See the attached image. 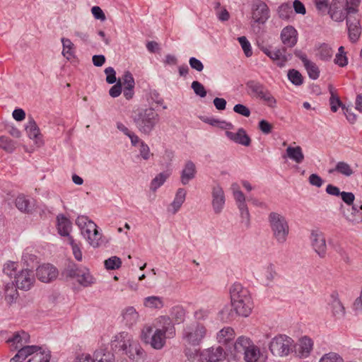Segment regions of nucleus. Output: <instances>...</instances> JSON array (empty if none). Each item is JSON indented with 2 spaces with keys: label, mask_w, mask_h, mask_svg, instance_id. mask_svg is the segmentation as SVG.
Masks as SVG:
<instances>
[{
  "label": "nucleus",
  "mask_w": 362,
  "mask_h": 362,
  "mask_svg": "<svg viewBox=\"0 0 362 362\" xmlns=\"http://www.w3.org/2000/svg\"><path fill=\"white\" fill-rule=\"evenodd\" d=\"M156 330L150 325H145L141 334V339L155 349H160L165 343L166 337H173L175 334V327L170 317L160 316L156 320Z\"/></svg>",
  "instance_id": "f257e3e1"
},
{
  "label": "nucleus",
  "mask_w": 362,
  "mask_h": 362,
  "mask_svg": "<svg viewBox=\"0 0 362 362\" xmlns=\"http://www.w3.org/2000/svg\"><path fill=\"white\" fill-rule=\"evenodd\" d=\"M231 306L235 313L247 317L253 308V302L250 291L240 284H234L230 288Z\"/></svg>",
  "instance_id": "f03ea898"
},
{
  "label": "nucleus",
  "mask_w": 362,
  "mask_h": 362,
  "mask_svg": "<svg viewBox=\"0 0 362 362\" xmlns=\"http://www.w3.org/2000/svg\"><path fill=\"white\" fill-rule=\"evenodd\" d=\"M67 276L75 279L77 283L83 287L92 286L96 282V279L90 269L85 266H78L70 262L65 269Z\"/></svg>",
  "instance_id": "7ed1b4c3"
},
{
  "label": "nucleus",
  "mask_w": 362,
  "mask_h": 362,
  "mask_svg": "<svg viewBox=\"0 0 362 362\" xmlns=\"http://www.w3.org/2000/svg\"><path fill=\"white\" fill-rule=\"evenodd\" d=\"M76 224L80 228L81 233L86 237L90 245L94 247L100 245L101 234L98 230L97 225L86 216H79L76 220Z\"/></svg>",
  "instance_id": "20e7f679"
},
{
  "label": "nucleus",
  "mask_w": 362,
  "mask_h": 362,
  "mask_svg": "<svg viewBox=\"0 0 362 362\" xmlns=\"http://www.w3.org/2000/svg\"><path fill=\"white\" fill-rule=\"evenodd\" d=\"M206 334V329L203 325L194 322L185 327L182 339L188 344L195 346L201 343Z\"/></svg>",
  "instance_id": "39448f33"
},
{
  "label": "nucleus",
  "mask_w": 362,
  "mask_h": 362,
  "mask_svg": "<svg viewBox=\"0 0 362 362\" xmlns=\"http://www.w3.org/2000/svg\"><path fill=\"white\" fill-rule=\"evenodd\" d=\"M295 347L293 339L286 334H278L273 338V355L287 356L293 351Z\"/></svg>",
  "instance_id": "423d86ee"
},
{
  "label": "nucleus",
  "mask_w": 362,
  "mask_h": 362,
  "mask_svg": "<svg viewBox=\"0 0 362 362\" xmlns=\"http://www.w3.org/2000/svg\"><path fill=\"white\" fill-rule=\"evenodd\" d=\"M157 120L158 115L151 108L139 111L137 116L134 117L137 127L144 133H148L153 129Z\"/></svg>",
  "instance_id": "0eeeda50"
},
{
  "label": "nucleus",
  "mask_w": 362,
  "mask_h": 362,
  "mask_svg": "<svg viewBox=\"0 0 362 362\" xmlns=\"http://www.w3.org/2000/svg\"><path fill=\"white\" fill-rule=\"evenodd\" d=\"M349 13L350 15L346 19L349 37L351 42H356L358 41L361 33L360 16L356 7L349 8Z\"/></svg>",
  "instance_id": "6e6552de"
},
{
  "label": "nucleus",
  "mask_w": 362,
  "mask_h": 362,
  "mask_svg": "<svg viewBox=\"0 0 362 362\" xmlns=\"http://www.w3.org/2000/svg\"><path fill=\"white\" fill-rule=\"evenodd\" d=\"M354 7L350 6L347 0H332L329 6V13L332 20L337 22L343 21L347 19L350 13L349 8Z\"/></svg>",
  "instance_id": "1a4fd4ad"
},
{
  "label": "nucleus",
  "mask_w": 362,
  "mask_h": 362,
  "mask_svg": "<svg viewBox=\"0 0 362 362\" xmlns=\"http://www.w3.org/2000/svg\"><path fill=\"white\" fill-rule=\"evenodd\" d=\"M35 281L33 272L29 269H21L15 275L13 284L20 290H30Z\"/></svg>",
  "instance_id": "9d476101"
},
{
  "label": "nucleus",
  "mask_w": 362,
  "mask_h": 362,
  "mask_svg": "<svg viewBox=\"0 0 362 362\" xmlns=\"http://www.w3.org/2000/svg\"><path fill=\"white\" fill-rule=\"evenodd\" d=\"M288 232L289 226L286 218L281 214L273 213V236L277 241L284 242Z\"/></svg>",
  "instance_id": "9b49d317"
},
{
  "label": "nucleus",
  "mask_w": 362,
  "mask_h": 362,
  "mask_svg": "<svg viewBox=\"0 0 362 362\" xmlns=\"http://www.w3.org/2000/svg\"><path fill=\"white\" fill-rule=\"evenodd\" d=\"M58 269L51 264H43L36 269V276L40 281L49 283L56 279L58 276Z\"/></svg>",
  "instance_id": "f8f14e48"
},
{
  "label": "nucleus",
  "mask_w": 362,
  "mask_h": 362,
  "mask_svg": "<svg viewBox=\"0 0 362 362\" xmlns=\"http://www.w3.org/2000/svg\"><path fill=\"white\" fill-rule=\"evenodd\" d=\"M332 316L335 320H342L346 315V309L339 299V293L334 291L330 294L329 303Z\"/></svg>",
  "instance_id": "ddd939ff"
},
{
  "label": "nucleus",
  "mask_w": 362,
  "mask_h": 362,
  "mask_svg": "<svg viewBox=\"0 0 362 362\" xmlns=\"http://www.w3.org/2000/svg\"><path fill=\"white\" fill-rule=\"evenodd\" d=\"M281 40L284 45L293 47L298 41V32L291 25L285 27L281 33Z\"/></svg>",
  "instance_id": "4468645a"
},
{
  "label": "nucleus",
  "mask_w": 362,
  "mask_h": 362,
  "mask_svg": "<svg viewBox=\"0 0 362 362\" xmlns=\"http://www.w3.org/2000/svg\"><path fill=\"white\" fill-rule=\"evenodd\" d=\"M133 341L134 339L131 334L126 332H122L115 337L112 346L126 352Z\"/></svg>",
  "instance_id": "2eb2a0df"
},
{
  "label": "nucleus",
  "mask_w": 362,
  "mask_h": 362,
  "mask_svg": "<svg viewBox=\"0 0 362 362\" xmlns=\"http://www.w3.org/2000/svg\"><path fill=\"white\" fill-rule=\"evenodd\" d=\"M225 355L221 346L211 347L203 351L204 362H218L225 358Z\"/></svg>",
  "instance_id": "dca6fc26"
},
{
  "label": "nucleus",
  "mask_w": 362,
  "mask_h": 362,
  "mask_svg": "<svg viewBox=\"0 0 362 362\" xmlns=\"http://www.w3.org/2000/svg\"><path fill=\"white\" fill-rule=\"evenodd\" d=\"M267 358V354L261 352L259 349L254 344L244 355V359L246 362H265Z\"/></svg>",
  "instance_id": "f3484780"
},
{
  "label": "nucleus",
  "mask_w": 362,
  "mask_h": 362,
  "mask_svg": "<svg viewBox=\"0 0 362 362\" xmlns=\"http://www.w3.org/2000/svg\"><path fill=\"white\" fill-rule=\"evenodd\" d=\"M252 344L253 343L248 337L241 336L238 337L235 342L233 351H231V353L235 357H238L240 354L245 355Z\"/></svg>",
  "instance_id": "a211bd4d"
},
{
  "label": "nucleus",
  "mask_w": 362,
  "mask_h": 362,
  "mask_svg": "<svg viewBox=\"0 0 362 362\" xmlns=\"http://www.w3.org/2000/svg\"><path fill=\"white\" fill-rule=\"evenodd\" d=\"M122 317L124 324L128 327H132L138 322L139 315L134 307L129 306L122 310Z\"/></svg>",
  "instance_id": "6ab92c4d"
},
{
  "label": "nucleus",
  "mask_w": 362,
  "mask_h": 362,
  "mask_svg": "<svg viewBox=\"0 0 362 362\" xmlns=\"http://www.w3.org/2000/svg\"><path fill=\"white\" fill-rule=\"evenodd\" d=\"M125 354L129 357L130 359L136 362L143 361L145 356V352L141 349L139 343L134 340L128 348Z\"/></svg>",
  "instance_id": "aec40b11"
},
{
  "label": "nucleus",
  "mask_w": 362,
  "mask_h": 362,
  "mask_svg": "<svg viewBox=\"0 0 362 362\" xmlns=\"http://www.w3.org/2000/svg\"><path fill=\"white\" fill-rule=\"evenodd\" d=\"M299 59L302 61L304 66L305 67L310 78L316 79L319 77V69L317 66L307 58L305 54H300L298 55Z\"/></svg>",
  "instance_id": "412c9836"
},
{
  "label": "nucleus",
  "mask_w": 362,
  "mask_h": 362,
  "mask_svg": "<svg viewBox=\"0 0 362 362\" xmlns=\"http://www.w3.org/2000/svg\"><path fill=\"white\" fill-rule=\"evenodd\" d=\"M30 341V335L28 333L21 331L16 332L13 337L8 339V342L11 343L12 346H14L16 349H18L19 348L25 346Z\"/></svg>",
  "instance_id": "4be33fe9"
},
{
  "label": "nucleus",
  "mask_w": 362,
  "mask_h": 362,
  "mask_svg": "<svg viewBox=\"0 0 362 362\" xmlns=\"http://www.w3.org/2000/svg\"><path fill=\"white\" fill-rule=\"evenodd\" d=\"M269 18V9L266 4H259L252 11V18L255 22L264 23Z\"/></svg>",
  "instance_id": "5701e85b"
},
{
  "label": "nucleus",
  "mask_w": 362,
  "mask_h": 362,
  "mask_svg": "<svg viewBox=\"0 0 362 362\" xmlns=\"http://www.w3.org/2000/svg\"><path fill=\"white\" fill-rule=\"evenodd\" d=\"M360 206L353 205L351 211L344 216L347 221L352 225H356L362 222V211H361Z\"/></svg>",
  "instance_id": "b1692460"
},
{
  "label": "nucleus",
  "mask_w": 362,
  "mask_h": 362,
  "mask_svg": "<svg viewBox=\"0 0 362 362\" xmlns=\"http://www.w3.org/2000/svg\"><path fill=\"white\" fill-rule=\"evenodd\" d=\"M310 240L311 245L314 248L322 249L326 247V240L323 233L319 230H313Z\"/></svg>",
  "instance_id": "393cba45"
},
{
  "label": "nucleus",
  "mask_w": 362,
  "mask_h": 362,
  "mask_svg": "<svg viewBox=\"0 0 362 362\" xmlns=\"http://www.w3.org/2000/svg\"><path fill=\"white\" fill-rule=\"evenodd\" d=\"M286 156L296 163H301L304 160L303 149L300 146H288L286 148Z\"/></svg>",
  "instance_id": "a878e982"
},
{
  "label": "nucleus",
  "mask_w": 362,
  "mask_h": 362,
  "mask_svg": "<svg viewBox=\"0 0 362 362\" xmlns=\"http://www.w3.org/2000/svg\"><path fill=\"white\" fill-rule=\"evenodd\" d=\"M313 343L312 340L307 337H303L300 341L298 354L300 358L307 357L313 349Z\"/></svg>",
  "instance_id": "bb28decb"
},
{
  "label": "nucleus",
  "mask_w": 362,
  "mask_h": 362,
  "mask_svg": "<svg viewBox=\"0 0 362 362\" xmlns=\"http://www.w3.org/2000/svg\"><path fill=\"white\" fill-rule=\"evenodd\" d=\"M291 54L286 49H278L273 54V62H275L279 67H284L286 63L290 60Z\"/></svg>",
  "instance_id": "cd10ccee"
},
{
  "label": "nucleus",
  "mask_w": 362,
  "mask_h": 362,
  "mask_svg": "<svg viewBox=\"0 0 362 362\" xmlns=\"http://www.w3.org/2000/svg\"><path fill=\"white\" fill-rule=\"evenodd\" d=\"M114 355L105 348H100L93 354V362H114Z\"/></svg>",
  "instance_id": "c85d7f7f"
},
{
  "label": "nucleus",
  "mask_w": 362,
  "mask_h": 362,
  "mask_svg": "<svg viewBox=\"0 0 362 362\" xmlns=\"http://www.w3.org/2000/svg\"><path fill=\"white\" fill-rule=\"evenodd\" d=\"M18 289L13 283H8L5 285L4 293L5 300L8 304H12L16 302L18 297Z\"/></svg>",
  "instance_id": "c756f323"
},
{
  "label": "nucleus",
  "mask_w": 362,
  "mask_h": 362,
  "mask_svg": "<svg viewBox=\"0 0 362 362\" xmlns=\"http://www.w3.org/2000/svg\"><path fill=\"white\" fill-rule=\"evenodd\" d=\"M71 228V221L63 215L57 216V229L60 235H68Z\"/></svg>",
  "instance_id": "7c9ffc66"
},
{
  "label": "nucleus",
  "mask_w": 362,
  "mask_h": 362,
  "mask_svg": "<svg viewBox=\"0 0 362 362\" xmlns=\"http://www.w3.org/2000/svg\"><path fill=\"white\" fill-rule=\"evenodd\" d=\"M225 202L223 192L221 188H214L213 191V206L218 212L222 209Z\"/></svg>",
  "instance_id": "2f4dec72"
},
{
  "label": "nucleus",
  "mask_w": 362,
  "mask_h": 362,
  "mask_svg": "<svg viewBox=\"0 0 362 362\" xmlns=\"http://www.w3.org/2000/svg\"><path fill=\"white\" fill-rule=\"evenodd\" d=\"M227 136L234 141L241 144L245 146H248L250 144V139L245 133V132L243 129H240L236 133H233L230 132H226Z\"/></svg>",
  "instance_id": "473e14b6"
},
{
  "label": "nucleus",
  "mask_w": 362,
  "mask_h": 362,
  "mask_svg": "<svg viewBox=\"0 0 362 362\" xmlns=\"http://www.w3.org/2000/svg\"><path fill=\"white\" fill-rule=\"evenodd\" d=\"M334 172H337L346 177H350L353 175L354 171L349 164L344 161L338 162L335 168L333 169L329 170V173H333Z\"/></svg>",
  "instance_id": "72a5a7b5"
},
{
  "label": "nucleus",
  "mask_w": 362,
  "mask_h": 362,
  "mask_svg": "<svg viewBox=\"0 0 362 362\" xmlns=\"http://www.w3.org/2000/svg\"><path fill=\"white\" fill-rule=\"evenodd\" d=\"M144 305L150 309H160L163 307V300L159 296H152L144 299Z\"/></svg>",
  "instance_id": "f704fd0d"
},
{
  "label": "nucleus",
  "mask_w": 362,
  "mask_h": 362,
  "mask_svg": "<svg viewBox=\"0 0 362 362\" xmlns=\"http://www.w3.org/2000/svg\"><path fill=\"white\" fill-rule=\"evenodd\" d=\"M258 47L269 57H271V51L269 45V36L267 33H261L257 39Z\"/></svg>",
  "instance_id": "c9c22d12"
},
{
  "label": "nucleus",
  "mask_w": 362,
  "mask_h": 362,
  "mask_svg": "<svg viewBox=\"0 0 362 362\" xmlns=\"http://www.w3.org/2000/svg\"><path fill=\"white\" fill-rule=\"evenodd\" d=\"M333 50L327 44L323 43L318 46L317 48L316 55L323 61L330 59L333 55Z\"/></svg>",
  "instance_id": "e433bc0d"
},
{
  "label": "nucleus",
  "mask_w": 362,
  "mask_h": 362,
  "mask_svg": "<svg viewBox=\"0 0 362 362\" xmlns=\"http://www.w3.org/2000/svg\"><path fill=\"white\" fill-rule=\"evenodd\" d=\"M235 333L232 328L225 327L222 329L217 334L218 341L221 344H228L234 338Z\"/></svg>",
  "instance_id": "4c0bfd02"
},
{
  "label": "nucleus",
  "mask_w": 362,
  "mask_h": 362,
  "mask_svg": "<svg viewBox=\"0 0 362 362\" xmlns=\"http://www.w3.org/2000/svg\"><path fill=\"white\" fill-rule=\"evenodd\" d=\"M185 353L191 362H204L203 351L200 353L196 348H187Z\"/></svg>",
  "instance_id": "58836bf2"
},
{
  "label": "nucleus",
  "mask_w": 362,
  "mask_h": 362,
  "mask_svg": "<svg viewBox=\"0 0 362 362\" xmlns=\"http://www.w3.org/2000/svg\"><path fill=\"white\" fill-rule=\"evenodd\" d=\"M63 55L68 59H71L74 56L75 47L69 39L62 38Z\"/></svg>",
  "instance_id": "ea45409f"
},
{
  "label": "nucleus",
  "mask_w": 362,
  "mask_h": 362,
  "mask_svg": "<svg viewBox=\"0 0 362 362\" xmlns=\"http://www.w3.org/2000/svg\"><path fill=\"white\" fill-rule=\"evenodd\" d=\"M25 130L29 137L35 139L36 142L40 139V129L34 120L28 121Z\"/></svg>",
  "instance_id": "a19ab883"
},
{
  "label": "nucleus",
  "mask_w": 362,
  "mask_h": 362,
  "mask_svg": "<svg viewBox=\"0 0 362 362\" xmlns=\"http://www.w3.org/2000/svg\"><path fill=\"white\" fill-rule=\"evenodd\" d=\"M49 352L42 349L40 351H37L27 362H49Z\"/></svg>",
  "instance_id": "79ce46f5"
},
{
  "label": "nucleus",
  "mask_w": 362,
  "mask_h": 362,
  "mask_svg": "<svg viewBox=\"0 0 362 362\" xmlns=\"http://www.w3.org/2000/svg\"><path fill=\"white\" fill-rule=\"evenodd\" d=\"M195 173V166L194 163L189 162L186 164L182 175V182L183 184L187 183L189 180L192 178Z\"/></svg>",
  "instance_id": "37998d69"
},
{
  "label": "nucleus",
  "mask_w": 362,
  "mask_h": 362,
  "mask_svg": "<svg viewBox=\"0 0 362 362\" xmlns=\"http://www.w3.org/2000/svg\"><path fill=\"white\" fill-rule=\"evenodd\" d=\"M232 189L233 190V195L238 203V207L242 211V214H243V211L245 210V195L242 192H240L238 189V185L237 184H233L232 185Z\"/></svg>",
  "instance_id": "c03bdc74"
},
{
  "label": "nucleus",
  "mask_w": 362,
  "mask_h": 362,
  "mask_svg": "<svg viewBox=\"0 0 362 362\" xmlns=\"http://www.w3.org/2000/svg\"><path fill=\"white\" fill-rule=\"evenodd\" d=\"M18 351L21 355V358L25 359L29 356H31L37 352V351H40L42 349L41 346H23L18 349Z\"/></svg>",
  "instance_id": "a18cd8bd"
},
{
  "label": "nucleus",
  "mask_w": 362,
  "mask_h": 362,
  "mask_svg": "<svg viewBox=\"0 0 362 362\" xmlns=\"http://www.w3.org/2000/svg\"><path fill=\"white\" fill-rule=\"evenodd\" d=\"M118 82L121 83V86H123L124 88H134L135 86L133 76L129 71L125 72Z\"/></svg>",
  "instance_id": "49530a36"
},
{
  "label": "nucleus",
  "mask_w": 362,
  "mask_h": 362,
  "mask_svg": "<svg viewBox=\"0 0 362 362\" xmlns=\"http://www.w3.org/2000/svg\"><path fill=\"white\" fill-rule=\"evenodd\" d=\"M121 264L122 261L120 258L116 256L111 257L104 262L105 267L107 270L117 269L121 267Z\"/></svg>",
  "instance_id": "de8ad7c7"
},
{
  "label": "nucleus",
  "mask_w": 362,
  "mask_h": 362,
  "mask_svg": "<svg viewBox=\"0 0 362 362\" xmlns=\"http://www.w3.org/2000/svg\"><path fill=\"white\" fill-rule=\"evenodd\" d=\"M20 269H18V264L15 262H8L4 266L3 271L4 274L10 277H13Z\"/></svg>",
  "instance_id": "09e8293b"
},
{
  "label": "nucleus",
  "mask_w": 362,
  "mask_h": 362,
  "mask_svg": "<svg viewBox=\"0 0 362 362\" xmlns=\"http://www.w3.org/2000/svg\"><path fill=\"white\" fill-rule=\"evenodd\" d=\"M220 318L223 321H228L233 320L235 315H238L234 311L233 308L231 309L228 305H225L219 311Z\"/></svg>",
  "instance_id": "8fccbe9b"
},
{
  "label": "nucleus",
  "mask_w": 362,
  "mask_h": 362,
  "mask_svg": "<svg viewBox=\"0 0 362 362\" xmlns=\"http://www.w3.org/2000/svg\"><path fill=\"white\" fill-rule=\"evenodd\" d=\"M16 206L21 211L29 212L30 202L24 195H19L16 199Z\"/></svg>",
  "instance_id": "3c124183"
},
{
  "label": "nucleus",
  "mask_w": 362,
  "mask_h": 362,
  "mask_svg": "<svg viewBox=\"0 0 362 362\" xmlns=\"http://www.w3.org/2000/svg\"><path fill=\"white\" fill-rule=\"evenodd\" d=\"M0 148L8 152H11L16 148L15 143L8 137L0 136Z\"/></svg>",
  "instance_id": "603ef678"
},
{
  "label": "nucleus",
  "mask_w": 362,
  "mask_h": 362,
  "mask_svg": "<svg viewBox=\"0 0 362 362\" xmlns=\"http://www.w3.org/2000/svg\"><path fill=\"white\" fill-rule=\"evenodd\" d=\"M289 81L296 86H300L303 83V77L300 73L296 69H291L288 72Z\"/></svg>",
  "instance_id": "864d4df0"
},
{
  "label": "nucleus",
  "mask_w": 362,
  "mask_h": 362,
  "mask_svg": "<svg viewBox=\"0 0 362 362\" xmlns=\"http://www.w3.org/2000/svg\"><path fill=\"white\" fill-rule=\"evenodd\" d=\"M279 16L282 19H288L293 14L292 7L288 4L281 5L278 10Z\"/></svg>",
  "instance_id": "5fc2aeb1"
},
{
  "label": "nucleus",
  "mask_w": 362,
  "mask_h": 362,
  "mask_svg": "<svg viewBox=\"0 0 362 362\" xmlns=\"http://www.w3.org/2000/svg\"><path fill=\"white\" fill-rule=\"evenodd\" d=\"M319 362H344V360L338 354L329 352L324 354Z\"/></svg>",
  "instance_id": "6e6d98bb"
},
{
  "label": "nucleus",
  "mask_w": 362,
  "mask_h": 362,
  "mask_svg": "<svg viewBox=\"0 0 362 362\" xmlns=\"http://www.w3.org/2000/svg\"><path fill=\"white\" fill-rule=\"evenodd\" d=\"M238 42H240L242 49L247 57H251L252 54V50L250 45V42L247 39L243 36L238 38Z\"/></svg>",
  "instance_id": "4d7b16f0"
},
{
  "label": "nucleus",
  "mask_w": 362,
  "mask_h": 362,
  "mask_svg": "<svg viewBox=\"0 0 362 362\" xmlns=\"http://www.w3.org/2000/svg\"><path fill=\"white\" fill-rule=\"evenodd\" d=\"M22 259L28 267L31 268H33L38 263L37 257L35 255L28 252L23 255Z\"/></svg>",
  "instance_id": "13d9d810"
},
{
  "label": "nucleus",
  "mask_w": 362,
  "mask_h": 362,
  "mask_svg": "<svg viewBox=\"0 0 362 362\" xmlns=\"http://www.w3.org/2000/svg\"><path fill=\"white\" fill-rule=\"evenodd\" d=\"M192 88H193L195 93L200 97H205L206 95V91L204 87V86L198 82V81H194L192 83Z\"/></svg>",
  "instance_id": "bf43d9fd"
},
{
  "label": "nucleus",
  "mask_w": 362,
  "mask_h": 362,
  "mask_svg": "<svg viewBox=\"0 0 362 362\" xmlns=\"http://www.w3.org/2000/svg\"><path fill=\"white\" fill-rule=\"evenodd\" d=\"M169 174L168 173H160L158 176L156 177V178L152 181L151 187L154 189L158 188L160 187L168 177Z\"/></svg>",
  "instance_id": "052dcab7"
},
{
  "label": "nucleus",
  "mask_w": 362,
  "mask_h": 362,
  "mask_svg": "<svg viewBox=\"0 0 362 362\" xmlns=\"http://www.w3.org/2000/svg\"><path fill=\"white\" fill-rule=\"evenodd\" d=\"M186 192L184 189H178L175 199L173 202V205L177 207H180V206L184 202L185 199Z\"/></svg>",
  "instance_id": "680f3d73"
},
{
  "label": "nucleus",
  "mask_w": 362,
  "mask_h": 362,
  "mask_svg": "<svg viewBox=\"0 0 362 362\" xmlns=\"http://www.w3.org/2000/svg\"><path fill=\"white\" fill-rule=\"evenodd\" d=\"M341 197L346 204L349 206H353L354 202L355 199V196L352 192H342L341 194Z\"/></svg>",
  "instance_id": "e2e57ef3"
},
{
  "label": "nucleus",
  "mask_w": 362,
  "mask_h": 362,
  "mask_svg": "<svg viewBox=\"0 0 362 362\" xmlns=\"http://www.w3.org/2000/svg\"><path fill=\"white\" fill-rule=\"evenodd\" d=\"M91 12L95 18L104 21L106 18L103 10L98 6H95L91 8Z\"/></svg>",
  "instance_id": "0e129e2a"
},
{
  "label": "nucleus",
  "mask_w": 362,
  "mask_h": 362,
  "mask_svg": "<svg viewBox=\"0 0 362 362\" xmlns=\"http://www.w3.org/2000/svg\"><path fill=\"white\" fill-rule=\"evenodd\" d=\"M105 72L107 76L106 81L108 83H113L117 81L115 71L113 68L107 67L105 69Z\"/></svg>",
  "instance_id": "69168bd1"
},
{
  "label": "nucleus",
  "mask_w": 362,
  "mask_h": 362,
  "mask_svg": "<svg viewBox=\"0 0 362 362\" xmlns=\"http://www.w3.org/2000/svg\"><path fill=\"white\" fill-rule=\"evenodd\" d=\"M331 110L332 112H335L337 111L339 107H344L339 98L335 97L334 95H332L329 100Z\"/></svg>",
  "instance_id": "338daca9"
},
{
  "label": "nucleus",
  "mask_w": 362,
  "mask_h": 362,
  "mask_svg": "<svg viewBox=\"0 0 362 362\" xmlns=\"http://www.w3.org/2000/svg\"><path fill=\"white\" fill-rule=\"evenodd\" d=\"M233 110L235 112H237L240 115H242L245 117H249L250 115V110L246 106H245L243 105L238 104V105H235Z\"/></svg>",
  "instance_id": "774afa93"
}]
</instances>
